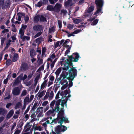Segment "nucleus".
I'll use <instances>...</instances> for the list:
<instances>
[{"mask_svg": "<svg viewBox=\"0 0 134 134\" xmlns=\"http://www.w3.org/2000/svg\"><path fill=\"white\" fill-rule=\"evenodd\" d=\"M69 69L68 70L69 75H61L59 78H56L55 80V82L58 85L60 84L63 85L61 88L62 90H64L68 86V81L67 80L72 81L77 75V71L75 67L72 66L70 69Z\"/></svg>", "mask_w": 134, "mask_h": 134, "instance_id": "nucleus-1", "label": "nucleus"}, {"mask_svg": "<svg viewBox=\"0 0 134 134\" xmlns=\"http://www.w3.org/2000/svg\"><path fill=\"white\" fill-rule=\"evenodd\" d=\"M66 102L64 98H62L61 99H59L56 102L54 109H52V110H49L47 112V114L48 115H50L53 113L54 111H55L58 113V118H57V120H58V118L64 115V111L63 109L65 105L66 107Z\"/></svg>", "mask_w": 134, "mask_h": 134, "instance_id": "nucleus-2", "label": "nucleus"}, {"mask_svg": "<svg viewBox=\"0 0 134 134\" xmlns=\"http://www.w3.org/2000/svg\"><path fill=\"white\" fill-rule=\"evenodd\" d=\"M60 119L58 122V124H60V125L57 126L55 129L54 131H53L52 130V133L53 134H60L61 132H64L67 129V128L64 126L62 125L63 122H67L68 119L66 117H64L63 115L61 116L58 119V120Z\"/></svg>", "mask_w": 134, "mask_h": 134, "instance_id": "nucleus-3", "label": "nucleus"}, {"mask_svg": "<svg viewBox=\"0 0 134 134\" xmlns=\"http://www.w3.org/2000/svg\"><path fill=\"white\" fill-rule=\"evenodd\" d=\"M80 56L79 54H73L72 55L69 56L68 59L65 61V64H64V67L62 68L63 70H67L69 68V65L72 66V62H77L78 61Z\"/></svg>", "mask_w": 134, "mask_h": 134, "instance_id": "nucleus-4", "label": "nucleus"}, {"mask_svg": "<svg viewBox=\"0 0 134 134\" xmlns=\"http://www.w3.org/2000/svg\"><path fill=\"white\" fill-rule=\"evenodd\" d=\"M95 3L96 5V9L97 10L93 14V20L96 18L97 16L99 15L100 13H103L102 11V8L104 4V2L103 0H95Z\"/></svg>", "mask_w": 134, "mask_h": 134, "instance_id": "nucleus-5", "label": "nucleus"}, {"mask_svg": "<svg viewBox=\"0 0 134 134\" xmlns=\"http://www.w3.org/2000/svg\"><path fill=\"white\" fill-rule=\"evenodd\" d=\"M57 118L52 119V117H50L43 118L41 122H45L42 124V125L44 127L46 128L47 127V124H49L52 125L53 123L57 124Z\"/></svg>", "mask_w": 134, "mask_h": 134, "instance_id": "nucleus-6", "label": "nucleus"}, {"mask_svg": "<svg viewBox=\"0 0 134 134\" xmlns=\"http://www.w3.org/2000/svg\"><path fill=\"white\" fill-rule=\"evenodd\" d=\"M21 89L18 87H15L12 90V93L14 96H18L20 93Z\"/></svg>", "mask_w": 134, "mask_h": 134, "instance_id": "nucleus-7", "label": "nucleus"}, {"mask_svg": "<svg viewBox=\"0 0 134 134\" xmlns=\"http://www.w3.org/2000/svg\"><path fill=\"white\" fill-rule=\"evenodd\" d=\"M46 92V91L43 90L41 91H39L37 95H36L37 99L40 100V99L44 95Z\"/></svg>", "mask_w": 134, "mask_h": 134, "instance_id": "nucleus-8", "label": "nucleus"}, {"mask_svg": "<svg viewBox=\"0 0 134 134\" xmlns=\"http://www.w3.org/2000/svg\"><path fill=\"white\" fill-rule=\"evenodd\" d=\"M62 5L59 3H56L54 7V11L55 12H58L60 10Z\"/></svg>", "mask_w": 134, "mask_h": 134, "instance_id": "nucleus-9", "label": "nucleus"}, {"mask_svg": "<svg viewBox=\"0 0 134 134\" xmlns=\"http://www.w3.org/2000/svg\"><path fill=\"white\" fill-rule=\"evenodd\" d=\"M36 111H34L32 113V114L31 115V117L33 119L30 121V122H32L34 121H36V120L39 121V117L37 118H36L35 117L36 116L37 114Z\"/></svg>", "mask_w": 134, "mask_h": 134, "instance_id": "nucleus-10", "label": "nucleus"}, {"mask_svg": "<svg viewBox=\"0 0 134 134\" xmlns=\"http://www.w3.org/2000/svg\"><path fill=\"white\" fill-rule=\"evenodd\" d=\"M10 0H6L5 3L2 7V9H4L6 8H9L10 7Z\"/></svg>", "mask_w": 134, "mask_h": 134, "instance_id": "nucleus-11", "label": "nucleus"}, {"mask_svg": "<svg viewBox=\"0 0 134 134\" xmlns=\"http://www.w3.org/2000/svg\"><path fill=\"white\" fill-rule=\"evenodd\" d=\"M33 30L35 31H39L42 30V26L41 25H37L33 27Z\"/></svg>", "mask_w": 134, "mask_h": 134, "instance_id": "nucleus-12", "label": "nucleus"}, {"mask_svg": "<svg viewBox=\"0 0 134 134\" xmlns=\"http://www.w3.org/2000/svg\"><path fill=\"white\" fill-rule=\"evenodd\" d=\"M92 7L91 6L87 9L86 10V15L87 16H91L92 15Z\"/></svg>", "mask_w": 134, "mask_h": 134, "instance_id": "nucleus-13", "label": "nucleus"}, {"mask_svg": "<svg viewBox=\"0 0 134 134\" xmlns=\"http://www.w3.org/2000/svg\"><path fill=\"white\" fill-rule=\"evenodd\" d=\"M28 66L26 63H23L21 65V70L24 71H25L28 69Z\"/></svg>", "mask_w": 134, "mask_h": 134, "instance_id": "nucleus-14", "label": "nucleus"}, {"mask_svg": "<svg viewBox=\"0 0 134 134\" xmlns=\"http://www.w3.org/2000/svg\"><path fill=\"white\" fill-rule=\"evenodd\" d=\"M47 80H45L42 83L40 86V90H43L46 87Z\"/></svg>", "mask_w": 134, "mask_h": 134, "instance_id": "nucleus-15", "label": "nucleus"}, {"mask_svg": "<svg viewBox=\"0 0 134 134\" xmlns=\"http://www.w3.org/2000/svg\"><path fill=\"white\" fill-rule=\"evenodd\" d=\"M30 57L32 58H33L36 55V52L33 49H30Z\"/></svg>", "mask_w": 134, "mask_h": 134, "instance_id": "nucleus-16", "label": "nucleus"}, {"mask_svg": "<svg viewBox=\"0 0 134 134\" xmlns=\"http://www.w3.org/2000/svg\"><path fill=\"white\" fill-rule=\"evenodd\" d=\"M72 0H68L65 2L64 4L65 6L66 7H68L72 6Z\"/></svg>", "mask_w": 134, "mask_h": 134, "instance_id": "nucleus-17", "label": "nucleus"}, {"mask_svg": "<svg viewBox=\"0 0 134 134\" xmlns=\"http://www.w3.org/2000/svg\"><path fill=\"white\" fill-rule=\"evenodd\" d=\"M42 109L43 107H40L37 108L36 111V114L39 113L38 115L37 116V118L39 117V116L42 114L43 111Z\"/></svg>", "mask_w": 134, "mask_h": 134, "instance_id": "nucleus-18", "label": "nucleus"}, {"mask_svg": "<svg viewBox=\"0 0 134 134\" xmlns=\"http://www.w3.org/2000/svg\"><path fill=\"white\" fill-rule=\"evenodd\" d=\"M14 111L13 109H12L9 111L6 116L7 119H9L11 118L13 114Z\"/></svg>", "mask_w": 134, "mask_h": 134, "instance_id": "nucleus-19", "label": "nucleus"}, {"mask_svg": "<svg viewBox=\"0 0 134 134\" xmlns=\"http://www.w3.org/2000/svg\"><path fill=\"white\" fill-rule=\"evenodd\" d=\"M23 102L24 103L26 104H27L31 102L29 99V98L28 96H27L25 98Z\"/></svg>", "mask_w": 134, "mask_h": 134, "instance_id": "nucleus-20", "label": "nucleus"}, {"mask_svg": "<svg viewBox=\"0 0 134 134\" xmlns=\"http://www.w3.org/2000/svg\"><path fill=\"white\" fill-rule=\"evenodd\" d=\"M39 105V104L38 103V102L36 101L32 107L31 110L35 111V110L36 109Z\"/></svg>", "mask_w": 134, "mask_h": 134, "instance_id": "nucleus-21", "label": "nucleus"}, {"mask_svg": "<svg viewBox=\"0 0 134 134\" xmlns=\"http://www.w3.org/2000/svg\"><path fill=\"white\" fill-rule=\"evenodd\" d=\"M33 127L34 129V131L35 130H38L40 131H41L42 130V128L41 126H37L35 125H33Z\"/></svg>", "mask_w": 134, "mask_h": 134, "instance_id": "nucleus-22", "label": "nucleus"}, {"mask_svg": "<svg viewBox=\"0 0 134 134\" xmlns=\"http://www.w3.org/2000/svg\"><path fill=\"white\" fill-rule=\"evenodd\" d=\"M81 30L80 29H77L75 31H74L73 33H71V34H70L69 35H68V37H70L71 36H74V34H76L78 33L79 32H80L81 31Z\"/></svg>", "mask_w": 134, "mask_h": 134, "instance_id": "nucleus-23", "label": "nucleus"}, {"mask_svg": "<svg viewBox=\"0 0 134 134\" xmlns=\"http://www.w3.org/2000/svg\"><path fill=\"white\" fill-rule=\"evenodd\" d=\"M22 104L21 102H19L16 103L14 107L15 109H17L20 108L22 106Z\"/></svg>", "mask_w": 134, "mask_h": 134, "instance_id": "nucleus-24", "label": "nucleus"}, {"mask_svg": "<svg viewBox=\"0 0 134 134\" xmlns=\"http://www.w3.org/2000/svg\"><path fill=\"white\" fill-rule=\"evenodd\" d=\"M55 57V55L54 53H53L51 55L50 57L47 60L48 61H50L51 62H52V60Z\"/></svg>", "mask_w": 134, "mask_h": 134, "instance_id": "nucleus-25", "label": "nucleus"}, {"mask_svg": "<svg viewBox=\"0 0 134 134\" xmlns=\"http://www.w3.org/2000/svg\"><path fill=\"white\" fill-rule=\"evenodd\" d=\"M30 37L29 36H23L21 38L22 40L23 41H25L26 40L27 41L29 40Z\"/></svg>", "mask_w": 134, "mask_h": 134, "instance_id": "nucleus-26", "label": "nucleus"}, {"mask_svg": "<svg viewBox=\"0 0 134 134\" xmlns=\"http://www.w3.org/2000/svg\"><path fill=\"white\" fill-rule=\"evenodd\" d=\"M18 55L17 54L15 53L14 54V57L12 59L13 62H15L17 61L18 58Z\"/></svg>", "mask_w": 134, "mask_h": 134, "instance_id": "nucleus-27", "label": "nucleus"}, {"mask_svg": "<svg viewBox=\"0 0 134 134\" xmlns=\"http://www.w3.org/2000/svg\"><path fill=\"white\" fill-rule=\"evenodd\" d=\"M27 94V91L26 90H24L22 91L20 95L21 97L25 96Z\"/></svg>", "mask_w": 134, "mask_h": 134, "instance_id": "nucleus-28", "label": "nucleus"}, {"mask_svg": "<svg viewBox=\"0 0 134 134\" xmlns=\"http://www.w3.org/2000/svg\"><path fill=\"white\" fill-rule=\"evenodd\" d=\"M57 101H56L55 100H54L53 101H52L51 103L50 106V107L52 109L53 108V107L54 105V104H56V102Z\"/></svg>", "mask_w": 134, "mask_h": 134, "instance_id": "nucleus-29", "label": "nucleus"}, {"mask_svg": "<svg viewBox=\"0 0 134 134\" xmlns=\"http://www.w3.org/2000/svg\"><path fill=\"white\" fill-rule=\"evenodd\" d=\"M37 63L38 65H40L43 63V60L42 59L39 57L38 58V60L37 61Z\"/></svg>", "mask_w": 134, "mask_h": 134, "instance_id": "nucleus-30", "label": "nucleus"}, {"mask_svg": "<svg viewBox=\"0 0 134 134\" xmlns=\"http://www.w3.org/2000/svg\"><path fill=\"white\" fill-rule=\"evenodd\" d=\"M40 76H37L34 80V86H36L37 82H38V81L39 79Z\"/></svg>", "mask_w": 134, "mask_h": 134, "instance_id": "nucleus-31", "label": "nucleus"}, {"mask_svg": "<svg viewBox=\"0 0 134 134\" xmlns=\"http://www.w3.org/2000/svg\"><path fill=\"white\" fill-rule=\"evenodd\" d=\"M24 30H23L22 29H20L19 30V34H20V38H21L24 35Z\"/></svg>", "mask_w": 134, "mask_h": 134, "instance_id": "nucleus-32", "label": "nucleus"}, {"mask_svg": "<svg viewBox=\"0 0 134 134\" xmlns=\"http://www.w3.org/2000/svg\"><path fill=\"white\" fill-rule=\"evenodd\" d=\"M49 92L48 91V90L47 91L45 95L44 96L43 98V100H45L47 99L49 97Z\"/></svg>", "mask_w": 134, "mask_h": 134, "instance_id": "nucleus-33", "label": "nucleus"}, {"mask_svg": "<svg viewBox=\"0 0 134 134\" xmlns=\"http://www.w3.org/2000/svg\"><path fill=\"white\" fill-rule=\"evenodd\" d=\"M40 20L41 21L44 22L46 21V18L44 17L42 15L39 16Z\"/></svg>", "mask_w": 134, "mask_h": 134, "instance_id": "nucleus-34", "label": "nucleus"}, {"mask_svg": "<svg viewBox=\"0 0 134 134\" xmlns=\"http://www.w3.org/2000/svg\"><path fill=\"white\" fill-rule=\"evenodd\" d=\"M6 113L5 109L2 108H0V115H3Z\"/></svg>", "mask_w": 134, "mask_h": 134, "instance_id": "nucleus-35", "label": "nucleus"}, {"mask_svg": "<svg viewBox=\"0 0 134 134\" xmlns=\"http://www.w3.org/2000/svg\"><path fill=\"white\" fill-rule=\"evenodd\" d=\"M68 13L67 11L65 10L62 9L60 11V14L63 16L65 15Z\"/></svg>", "mask_w": 134, "mask_h": 134, "instance_id": "nucleus-36", "label": "nucleus"}, {"mask_svg": "<svg viewBox=\"0 0 134 134\" xmlns=\"http://www.w3.org/2000/svg\"><path fill=\"white\" fill-rule=\"evenodd\" d=\"M55 31L54 27H53L49 28V32L50 33H53Z\"/></svg>", "mask_w": 134, "mask_h": 134, "instance_id": "nucleus-37", "label": "nucleus"}, {"mask_svg": "<svg viewBox=\"0 0 134 134\" xmlns=\"http://www.w3.org/2000/svg\"><path fill=\"white\" fill-rule=\"evenodd\" d=\"M47 9L50 11H54V7L51 5H49L47 7Z\"/></svg>", "mask_w": 134, "mask_h": 134, "instance_id": "nucleus-38", "label": "nucleus"}, {"mask_svg": "<svg viewBox=\"0 0 134 134\" xmlns=\"http://www.w3.org/2000/svg\"><path fill=\"white\" fill-rule=\"evenodd\" d=\"M32 125H30V123L27 122L25 126V128H27V130H29L31 127Z\"/></svg>", "mask_w": 134, "mask_h": 134, "instance_id": "nucleus-39", "label": "nucleus"}, {"mask_svg": "<svg viewBox=\"0 0 134 134\" xmlns=\"http://www.w3.org/2000/svg\"><path fill=\"white\" fill-rule=\"evenodd\" d=\"M94 19L93 20V25H96L98 22L99 19Z\"/></svg>", "mask_w": 134, "mask_h": 134, "instance_id": "nucleus-40", "label": "nucleus"}, {"mask_svg": "<svg viewBox=\"0 0 134 134\" xmlns=\"http://www.w3.org/2000/svg\"><path fill=\"white\" fill-rule=\"evenodd\" d=\"M61 71V69L60 68H59L55 72V73L57 76H58L59 75Z\"/></svg>", "mask_w": 134, "mask_h": 134, "instance_id": "nucleus-41", "label": "nucleus"}, {"mask_svg": "<svg viewBox=\"0 0 134 134\" xmlns=\"http://www.w3.org/2000/svg\"><path fill=\"white\" fill-rule=\"evenodd\" d=\"M12 42V40H9L8 42L6 43V47H5V48H8V47L10 45V43Z\"/></svg>", "mask_w": 134, "mask_h": 134, "instance_id": "nucleus-42", "label": "nucleus"}, {"mask_svg": "<svg viewBox=\"0 0 134 134\" xmlns=\"http://www.w3.org/2000/svg\"><path fill=\"white\" fill-rule=\"evenodd\" d=\"M43 38L42 37H39L37 38L36 40V43H39L42 41Z\"/></svg>", "mask_w": 134, "mask_h": 134, "instance_id": "nucleus-43", "label": "nucleus"}, {"mask_svg": "<svg viewBox=\"0 0 134 134\" xmlns=\"http://www.w3.org/2000/svg\"><path fill=\"white\" fill-rule=\"evenodd\" d=\"M82 19H77L74 20V22L75 24H78L80 22L82 21Z\"/></svg>", "mask_w": 134, "mask_h": 134, "instance_id": "nucleus-44", "label": "nucleus"}, {"mask_svg": "<svg viewBox=\"0 0 134 134\" xmlns=\"http://www.w3.org/2000/svg\"><path fill=\"white\" fill-rule=\"evenodd\" d=\"M54 96V93L53 91H51L50 92V94H49V99H51L53 98Z\"/></svg>", "mask_w": 134, "mask_h": 134, "instance_id": "nucleus-45", "label": "nucleus"}, {"mask_svg": "<svg viewBox=\"0 0 134 134\" xmlns=\"http://www.w3.org/2000/svg\"><path fill=\"white\" fill-rule=\"evenodd\" d=\"M60 43V41H58L56 42L55 44L54 45V47L55 48H56L59 47V48H60V45L59 44Z\"/></svg>", "mask_w": 134, "mask_h": 134, "instance_id": "nucleus-46", "label": "nucleus"}, {"mask_svg": "<svg viewBox=\"0 0 134 134\" xmlns=\"http://www.w3.org/2000/svg\"><path fill=\"white\" fill-rule=\"evenodd\" d=\"M46 51V47H44V48H42V55L43 56L45 54Z\"/></svg>", "mask_w": 134, "mask_h": 134, "instance_id": "nucleus-47", "label": "nucleus"}, {"mask_svg": "<svg viewBox=\"0 0 134 134\" xmlns=\"http://www.w3.org/2000/svg\"><path fill=\"white\" fill-rule=\"evenodd\" d=\"M39 16H35L34 19V21L35 23L37 22L39 20Z\"/></svg>", "mask_w": 134, "mask_h": 134, "instance_id": "nucleus-48", "label": "nucleus"}, {"mask_svg": "<svg viewBox=\"0 0 134 134\" xmlns=\"http://www.w3.org/2000/svg\"><path fill=\"white\" fill-rule=\"evenodd\" d=\"M11 60L10 59H8L6 61L5 63L6 65L9 66L11 64Z\"/></svg>", "mask_w": 134, "mask_h": 134, "instance_id": "nucleus-49", "label": "nucleus"}, {"mask_svg": "<svg viewBox=\"0 0 134 134\" xmlns=\"http://www.w3.org/2000/svg\"><path fill=\"white\" fill-rule=\"evenodd\" d=\"M58 0H49V1L50 4H54Z\"/></svg>", "mask_w": 134, "mask_h": 134, "instance_id": "nucleus-50", "label": "nucleus"}, {"mask_svg": "<svg viewBox=\"0 0 134 134\" xmlns=\"http://www.w3.org/2000/svg\"><path fill=\"white\" fill-rule=\"evenodd\" d=\"M20 82L19 80L18 79H16L14 83L13 84V86H15V85L19 83Z\"/></svg>", "mask_w": 134, "mask_h": 134, "instance_id": "nucleus-51", "label": "nucleus"}, {"mask_svg": "<svg viewBox=\"0 0 134 134\" xmlns=\"http://www.w3.org/2000/svg\"><path fill=\"white\" fill-rule=\"evenodd\" d=\"M42 34V32L41 31L38 32L34 36V38H35L39 36Z\"/></svg>", "mask_w": 134, "mask_h": 134, "instance_id": "nucleus-52", "label": "nucleus"}, {"mask_svg": "<svg viewBox=\"0 0 134 134\" xmlns=\"http://www.w3.org/2000/svg\"><path fill=\"white\" fill-rule=\"evenodd\" d=\"M42 1H40L38 2L37 4H36V5L37 6L40 7L42 6Z\"/></svg>", "mask_w": 134, "mask_h": 134, "instance_id": "nucleus-53", "label": "nucleus"}, {"mask_svg": "<svg viewBox=\"0 0 134 134\" xmlns=\"http://www.w3.org/2000/svg\"><path fill=\"white\" fill-rule=\"evenodd\" d=\"M74 25H71V24H69L68 26V28L70 30L72 29Z\"/></svg>", "mask_w": 134, "mask_h": 134, "instance_id": "nucleus-54", "label": "nucleus"}, {"mask_svg": "<svg viewBox=\"0 0 134 134\" xmlns=\"http://www.w3.org/2000/svg\"><path fill=\"white\" fill-rule=\"evenodd\" d=\"M23 14H20L19 15H18V18H16V19L19 21H20L21 20V15H23Z\"/></svg>", "mask_w": 134, "mask_h": 134, "instance_id": "nucleus-55", "label": "nucleus"}, {"mask_svg": "<svg viewBox=\"0 0 134 134\" xmlns=\"http://www.w3.org/2000/svg\"><path fill=\"white\" fill-rule=\"evenodd\" d=\"M58 23L59 28L60 29L62 27V21H61L58 20Z\"/></svg>", "mask_w": 134, "mask_h": 134, "instance_id": "nucleus-56", "label": "nucleus"}, {"mask_svg": "<svg viewBox=\"0 0 134 134\" xmlns=\"http://www.w3.org/2000/svg\"><path fill=\"white\" fill-rule=\"evenodd\" d=\"M49 80L51 81H53L54 79V76L52 75H50L49 77Z\"/></svg>", "mask_w": 134, "mask_h": 134, "instance_id": "nucleus-57", "label": "nucleus"}, {"mask_svg": "<svg viewBox=\"0 0 134 134\" xmlns=\"http://www.w3.org/2000/svg\"><path fill=\"white\" fill-rule=\"evenodd\" d=\"M4 0H0V6H2V7L4 5Z\"/></svg>", "mask_w": 134, "mask_h": 134, "instance_id": "nucleus-58", "label": "nucleus"}, {"mask_svg": "<svg viewBox=\"0 0 134 134\" xmlns=\"http://www.w3.org/2000/svg\"><path fill=\"white\" fill-rule=\"evenodd\" d=\"M51 62V64H50V67L51 69L52 70L54 66V65L55 63H54V62Z\"/></svg>", "mask_w": 134, "mask_h": 134, "instance_id": "nucleus-59", "label": "nucleus"}, {"mask_svg": "<svg viewBox=\"0 0 134 134\" xmlns=\"http://www.w3.org/2000/svg\"><path fill=\"white\" fill-rule=\"evenodd\" d=\"M48 103V102L47 101H46L43 102L42 104V105L43 106H46Z\"/></svg>", "mask_w": 134, "mask_h": 134, "instance_id": "nucleus-60", "label": "nucleus"}, {"mask_svg": "<svg viewBox=\"0 0 134 134\" xmlns=\"http://www.w3.org/2000/svg\"><path fill=\"white\" fill-rule=\"evenodd\" d=\"M30 105H29L28 107H27L26 109V110L25 111L24 113V114H26L29 110L30 109Z\"/></svg>", "mask_w": 134, "mask_h": 134, "instance_id": "nucleus-61", "label": "nucleus"}, {"mask_svg": "<svg viewBox=\"0 0 134 134\" xmlns=\"http://www.w3.org/2000/svg\"><path fill=\"white\" fill-rule=\"evenodd\" d=\"M29 18L28 16L27 15H26L25 17L24 20L26 23L29 20Z\"/></svg>", "mask_w": 134, "mask_h": 134, "instance_id": "nucleus-62", "label": "nucleus"}, {"mask_svg": "<svg viewBox=\"0 0 134 134\" xmlns=\"http://www.w3.org/2000/svg\"><path fill=\"white\" fill-rule=\"evenodd\" d=\"M16 126V123L15 122L14 123L13 125L12 126V128H11V131L13 130L14 129V128Z\"/></svg>", "mask_w": 134, "mask_h": 134, "instance_id": "nucleus-63", "label": "nucleus"}, {"mask_svg": "<svg viewBox=\"0 0 134 134\" xmlns=\"http://www.w3.org/2000/svg\"><path fill=\"white\" fill-rule=\"evenodd\" d=\"M53 83V82L52 81H49L48 82V86L49 87Z\"/></svg>", "mask_w": 134, "mask_h": 134, "instance_id": "nucleus-64", "label": "nucleus"}]
</instances>
